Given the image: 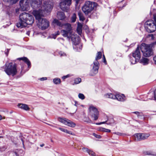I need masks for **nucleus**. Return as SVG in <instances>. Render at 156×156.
Wrapping results in <instances>:
<instances>
[{"mask_svg":"<svg viewBox=\"0 0 156 156\" xmlns=\"http://www.w3.org/2000/svg\"><path fill=\"white\" fill-rule=\"evenodd\" d=\"M18 106L19 108L26 111L29 110L30 109L28 105L25 104H19L18 105Z\"/></svg>","mask_w":156,"mask_h":156,"instance_id":"6ab92c4d","label":"nucleus"},{"mask_svg":"<svg viewBox=\"0 0 156 156\" xmlns=\"http://www.w3.org/2000/svg\"><path fill=\"white\" fill-rule=\"evenodd\" d=\"M63 27L67 30V31L62 30L61 33L64 37H66L69 40L71 39L74 45H76L79 44L80 42V38L77 35L73 34L70 30L71 27L70 24L67 23L64 24Z\"/></svg>","mask_w":156,"mask_h":156,"instance_id":"7ed1b4c3","label":"nucleus"},{"mask_svg":"<svg viewBox=\"0 0 156 156\" xmlns=\"http://www.w3.org/2000/svg\"><path fill=\"white\" fill-rule=\"evenodd\" d=\"M156 44V42H155L154 43H153L152 44V45H155Z\"/></svg>","mask_w":156,"mask_h":156,"instance_id":"052dcab7","label":"nucleus"},{"mask_svg":"<svg viewBox=\"0 0 156 156\" xmlns=\"http://www.w3.org/2000/svg\"><path fill=\"white\" fill-rule=\"evenodd\" d=\"M152 94L153 95H154V100H156V90H155L154 93H152Z\"/></svg>","mask_w":156,"mask_h":156,"instance_id":"79ce46f5","label":"nucleus"},{"mask_svg":"<svg viewBox=\"0 0 156 156\" xmlns=\"http://www.w3.org/2000/svg\"><path fill=\"white\" fill-rule=\"evenodd\" d=\"M12 154L14 156H18L17 153L16 151L14 152H12Z\"/></svg>","mask_w":156,"mask_h":156,"instance_id":"49530a36","label":"nucleus"},{"mask_svg":"<svg viewBox=\"0 0 156 156\" xmlns=\"http://www.w3.org/2000/svg\"><path fill=\"white\" fill-rule=\"evenodd\" d=\"M106 122V121L102 122H101L98 123H96V124L97 125H101V124H105Z\"/></svg>","mask_w":156,"mask_h":156,"instance_id":"09e8293b","label":"nucleus"},{"mask_svg":"<svg viewBox=\"0 0 156 156\" xmlns=\"http://www.w3.org/2000/svg\"><path fill=\"white\" fill-rule=\"evenodd\" d=\"M3 119H5V117H4Z\"/></svg>","mask_w":156,"mask_h":156,"instance_id":"338daca9","label":"nucleus"},{"mask_svg":"<svg viewBox=\"0 0 156 156\" xmlns=\"http://www.w3.org/2000/svg\"><path fill=\"white\" fill-rule=\"evenodd\" d=\"M134 58H133V57H131L130 56V61L131 63V64H132V62H133V61H134Z\"/></svg>","mask_w":156,"mask_h":156,"instance_id":"a19ab883","label":"nucleus"},{"mask_svg":"<svg viewBox=\"0 0 156 156\" xmlns=\"http://www.w3.org/2000/svg\"><path fill=\"white\" fill-rule=\"evenodd\" d=\"M71 2L72 0H62V1L59 3L60 8L62 10L68 12Z\"/></svg>","mask_w":156,"mask_h":156,"instance_id":"9d476101","label":"nucleus"},{"mask_svg":"<svg viewBox=\"0 0 156 156\" xmlns=\"http://www.w3.org/2000/svg\"><path fill=\"white\" fill-rule=\"evenodd\" d=\"M155 37V35L152 34H149L146 37L147 40L151 41L154 40Z\"/></svg>","mask_w":156,"mask_h":156,"instance_id":"b1692460","label":"nucleus"},{"mask_svg":"<svg viewBox=\"0 0 156 156\" xmlns=\"http://www.w3.org/2000/svg\"><path fill=\"white\" fill-rule=\"evenodd\" d=\"M75 105L76 106H77V105H78V103H77V101H75Z\"/></svg>","mask_w":156,"mask_h":156,"instance_id":"4d7b16f0","label":"nucleus"},{"mask_svg":"<svg viewBox=\"0 0 156 156\" xmlns=\"http://www.w3.org/2000/svg\"><path fill=\"white\" fill-rule=\"evenodd\" d=\"M44 144H41L40 145V146L41 147H43L44 146Z\"/></svg>","mask_w":156,"mask_h":156,"instance_id":"13d9d810","label":"nucleus"},{"mask_svg":"<svg viewBox=\"0 0 156 156\" xmlns=\"http://www.w3.org/2000/svg\"><path fill=\"white\" fill-rule=\"evenodd\" d=\"M147 155H156V154H154L153 153L151 152H147Z\"/></svg>","mask_w":156,"mask_h":156,"instance_id":"ea45409f","label":"nucleus"},{"mask_svg":"<svg viewBox=\"0 0 156 156\" xmlns=\"http://www.w3.org/2000/svg\"><path fill=\"white\" fill-rule=\"evenodd\" d=\"M4 71L8 75L14 76L17 73V64L12 62L6 63L5 64Z\"/></svg>","mask_w":156,"mask_h":156,"instance_id":"20e7f679","label":"nucleus"},{"mask_svg":"<svg viewBox=\"0 0 156 156\" xmlns=\"http://www.w3.org/2000/svg\"><path fill=\"white\" fill-rule=\"evenodd\" d=\"M101 56L102 54L101 52L100 51L98 52L95 58V60L93 62V69L90 73V75L91 76H94L98 73L99 68V63L98 60L100 59Z\"/></svg>","mask_w":156,"mask_h":156,"instance_id":"423d86ee","label":"nucleus"},{"mask_svg":"<svg viewBox=\"0 0 156 156\" xmlns=\"http://www.w3.org/2000/svg\"><path fill=\"white\" fill-rule=\"evenodd\" d=\"M53 24L54 26L56 25L59 27H63L64 24L56 19H54L53 20Z\"/></svg>","mask_w":156,"mask_h":156,"instance_id":"a211bd4d","label":"nucleus"},{"mask_svg":"<svg viewBox=\"0 0 156 156\" xmlns=\"http://www.w3.org/2000/svg\"><path fill=\"white\" fill-rule=\"evenodd\" d=\"M59 34V31H58L56 32V33H55V34H53L52 35H53L52 38L54 39H55L56 38L57 36Z\"/></svg>","mask_w":156,"mask_h":156,"instance_id":"72a5a7b5","label":"nucleus"},{"mask_svg":"<svg viewBox=\"0 0 156 156\" xmlns=\"http://www.w3.org/2000/svg\"><path fill=\"white\" fill-rule=\"evenodd\" d=\"M133 113L136 114L137 115L138 117H139V116H140V113L138 112H133Z\"/></svg>","mask_w":156,"mask_h":156,"instance_id":"c03bdc74","label":"nucleus"},{"mask_svg":"<svg viewBox=\"0 0 156 156\" xmlns=\"http://www.w3.org/2000/svg\"><path fill=\"white\" fill-rule=\"evenodd\" d=\"M140 49L144 57H149L153 54L152 49L150 45L143 43L140 45Z\"/></svg>","mask_w":156,"mask_h":156,"instance_id":"0eeeda50","label":"nucleus"},{"mask_svg":"<svg viewBox=\"0 0 156 156\" xmlns=\"http://www.w3.org/2000/svg\"><path fill=\"white\" fill-rule=\"evenodd\" d=\"M140 47L139 45H138L136 50L132 53V56L135 58L134 61L132 62V64H134L137 62L139 61L141 57V54L140 50Z\"/></svg>","mask_w":156,"mask_h":156,"instance_id":"1a4fd4ad","label":"nucleus"},{"mask_svg":"<svg viewBox=\"0 0 156 156\" xmlns=\"http://www.w3.org/2000/svg\"><path fill=\"white\" fill-rule=\"evenodd\" d=\"M52 6L50 2L44 1L42 6L38 10H34L32 12L33 15L37 20V26L42 30L47 29L49 26V21L41 17L44 15V13L49 12L51 11Z\"/></svg>","mask_w":156,"mask_h":156,"instance_id":"f257e3e1","label":"nucleus"},{"mask_svg":"<svg viewBox=\"0 0 156 156\" xmlns=\"http://www.w3.org/2000/svg\"><path fill=\"white\" fill-rule=\"evenodd\" d=\"M87 122H89V123H91V120H90V119H88V120H87V121H86Z\"/></svg>","mask_w":156,"mask_h":156,"instance_id":"6e6d98bb","label":"nucleus"},{"mask_svg":"<svg viewBox=\"0 0 156 156\" xmlns=\"http://www.w3.org/2000/svg\"><path fill=\"white\" fill-rule=\"evenodd\" d=\"M2 119V117L1 115H0V120H1Z\"/></svg>","mask_w":156,"mask_h":156,"instance_id":"0e129e2a","label":"nucleus"},{"mask_svg":"<svg viewBox=\"0 0 156 156\" xmlns=\"http://www.w3.org/2000/svg\"><path fill=\"white\" fill-rule=\"evenodd\" d=\"M114 134H116L117 135H119V136H121V135H122V133H119V132H115V133H113Z\"/></svg>","mask_w":156,"mask_h":156,"instance_id":"de8ad7c7","label":"nucleus"},{"mask_svg":"<svg viewBox=\"0 0 156 156\" xmlns=\"http://www.w3.org/2000/svg\"><path fill=\"white\" fill-rule=\"evenodd\" d=\"M58 120L62 123L71 127H74L76 126L75 123L64 118L59 117Z\"/></svg>","mask_w":156,"mask_h":156,"instance_id":"f8f14e48","label":"nucleus"},{"mask_svg":"<svg viewBox=\"0 0 156 156\" xmlns=\"http://www.w3.org/2000/svg\"><path fill=\"white\" fill-rule=\"evenodd\" d=\"M149 59L147 58H142L140 61V63L143 65H147L149 63Z\"/></svg>","mask_w":156,"mask_h":156,"instance_id":"aec40b11","label":"nucleus"},{"mask_svg":"<svg viewBox=\"0 0 156 156\" xmlns=\"http://www.w3.org/2000/svg\"><path fill=\"white\" fill-rule=\"evenodd\" d=\"M19 0H6V1L12 4L16 3Z\"/></svg>","mask_w":156,"mask_h":156,"instance_id":"c85d7f7f","label":"nucleus"},{"mask_svg":"<svg viewBox=\"0 0 156 156\" xmlns=\"http://www.w3.org/2000/svg\"><path fill=\"white\" fill-rule=\"evenodd\" d=\"M31 0H21L20 2L21 7H23V10H26L29 6V4Z\"/></svg>","mask_w":156,"mask_h":156,"instance_id":"4468645a","label":"nucleus"},{"mask_svg":"<svg viewBox=\"0 0 156 156\" xmlns=\"http://www.w3.org/2000/svg\"><path fill=\"white\" fill-rule=\"evenodd\" d=\"M111 132L110 130L106 129L105 132L109 133Z\"/></svg>","mask_w":156,"mask_h":156,"instance_id":"864d4df0","label":"nucleus"},{"mask_svg":"<svg viewBox=\"0 0 156 156\" xmlns=\"http://www.w3.org/2000/svg\"><path fill=\"white\" fill-rule=\"evenodd\" d=\"M82 151L83 152H87V153H88V152H89V151L90 150V149H89L87 148H86V147H84L82 148Z\"/></svg>","mask_w":156,"mask_h":156,"instance_id":"473e14b6","label":"nucleus"},{"mask_svg":"<svg viewBox=\"0 0 156 156\" xmlns=\"http://www.w3.org/2000/svg\"><path fill=\"white\" fill-rule=\"evenodd\" d=\"M82 25L81 23H79L78 24L77 28L78 29H82Z\"/></svg>","mask_w":156,"mask_h":156,"instance_id":"58836bf2","label":"nucleus"},{"mask_svg":"<svg viewBox=\"0 0 156 156\" xmlns=\"http://www.w3.org/2000/svg\"><path fill=\"white\" fill-rule=\"evenodd\" d=\"M53 82L55 84H58L61 83V80L59 78H55L53 79Z\"/></svg>","mask_w":156,"mask_h":156,"instance_id":"a878e982","label":"nucleus"},{"mask_svg":"<svg viewBox=\"0 0 156 156\" xmlns=\"http://www.w3.org/2000/svg\"><path fill=\"white\" fill-rule=\"evenodd\" d=\"M97 3L94 2L87 1L84 3L82 7V10L86 15H88L97 6Z\"/></svg>","mask_w":156,"mask_h":156,"instance_id":"39448f33","label":"nucleus"},{"mask_svg":"<svg viewBox=\"0 0 156 156\" xmlns=\"http://www.w3.org/2000/svg\"><path fill=\"white\" fill-rule=\"evenodd\" d=\"M80 0H75V1L76 3V5H77L78 4Z\"/></svg>","mask_w":156,"mask_h":156,"instance_id":"5fc2aeb1","label":"nucleus"},{"mask_svg":"<svg viewBox=\"0 0 156 156\" xmlns=\"http://www.w3.org/2000/svg\"><path fill=\"white\" fill-rule=\"evenodd\" d=\"M53 127L58 128L59 130H60L61 131H62L63 132L66 133H67L69 134L73 135V133H72V132L71 131H69L66 129H64L63 128H61V127H57L56 126H53Z\"/></svg>","mask_w":156,"mask_h":156,"instance_id":"5701e85b","label":"nucleus"},{"mask_svg":"<svg viewBox=\"0 0 156 156\" xmlns=\"http://www.w3.org/2000/svg\"><path fill=\"white\" fill-rule=\"evenodd\" d=\"M154 22L147 21L145 23V28L148 32H154L156 30V15L154 16Z\"/></svg>","mask_w":156,"mask_h":156,"instance_id":"6e6552de","label":"nucleus"},{"mask_svg":"<svg viewBox=\"0 0 156 156\" xmlns=\"http://www.w3.org/2000/svg\"><path fill=\"white\" fill-rule=\"evenodd\" d=\"M112 97V98H115L118 101H123L126 100V98L124 95L123 94H116L115 95L110 94Z\"/></svg>","mask_w":156,"mask_h":156,"instance_id":"2eb2a0df","label":"nucleus"},{"mask_svg":"<svg viewBox=\"0 0 156 156\" xmlns=\"http://www.w3.org/2000/svg\"><path fill=\"white\" fill-rule=\"evenodd\" d=\"M78 97L82 100H83L85 98V96L83 94L81 93L79 94H78Z\"/></svg>","mask_w":156,"mask_h":156,"instance_id":"2f4dec72","label":"nucleus"},{"mask_svg":"<svg viewBox=\"0 0 156 156\" xmlns=\"http://www.w3.org/2000/svg\"><path fill=\"white\" fill-rule=\"evenodd\" d=\"M81 79L79 78H76L74 80V83L75 84H79L81 82Z\"/></svg>","mask_w":156,"mask_h":156,"instance_id":"cd10ccee","label":"nucleus"},{"mask_svg":"<svg viewBox=\"0 0 156 156\" xmlns=\"http://www.w3.org/2000/svg\"><path fill=\"white\" fill-rule=\"evenodd\" d=\"M103 60H104L103 62H104L105 63V64H106V60L105 59V55H103Z\"/></svg>","mask_w":156,"mask_h":156,"instance_id":"8fccbe9b","label":"nucleus"},{"mask_svg":"<svg viewBox=\"0 0 156 156\" xmlns=\"http://www.w3.org/2000/svg\"><path fill=\"white\" fill-rule=\"evenodd\" d=\"M90 114L94 120H97L99 117V112L97 109L93 105H91L89 108Z\"/></svg>","mask_w":156,"mask_h":156,"instance_id":"9b49d317","label":"nucleus"},{"mask_svg":"<svg viewBox=\"0 0 156 156\" xmlns=\"http://www.w3.org/2000/svg\"><path fill=\"white\" fill-rule=\"evenodd\" d=\"M9 49H7V51L9 52Z\"/></svg>","mask_w":156,"mask_h":156,"instance_id":"69168bd1","label":"nucleus"},{"mask_svg":"<svg viewBox=\"0 0 156 156\" xmlns=\"http://www.w3.org/2000/svg\"><path fill=\"white\" fill-rule=\"evenodd\" d=\"M76 17L75 13H73L71 18V22L72 23L75 22L76 20Z\"/></svg>","mask_w":156,"mask_h":156,"instance_id":"bb28decb","label":"nucleus"},{"mask_svg":"<svg viewBox=\"0 0 156 156\" xmlns=\"http://www.w3.org/2000/svg\"><path fill=\"white\" fill-rule=\"evenodd\" d=\"M106 130V129L102 128V127H99L98 129V130L99 131L102 132H105V130Z\"/></svg>","mask_w":156,"mask_h":156,"instance_id":"f704fd0d","label":"nucleus"},{"mask_svg":"<svg viewBox=\"0 0 156 156\" xmlns=\"http://www.w3.org/2000/svg\"><path fill=\"white\" fill-rule=\"evenodd\" d=\"M27 35H29V34H30V32H27Z\"/></svg>","mask_w":156,"mask_h":156,"instance_id":"e2e57ef3","label":"nucleus"},{"mask_svg":"<svg viewBox=\"0 0 156 156\" xmlns=\"http://www.w3.org/2000/svg\"><path fill=\"white\" fill-rule=\"evenodd\" d=\"M59 54L61 56H64L66 55V54L65 53L62 51L59 52Z\"/></svg>","mask_w":156,"mask_h":156,"instance_id":"c9c22d12","label":"nucleus"},{"mask_svg":"<svg viewBox=\"0 0 156 156\" xmlns=\"http://www.w3.org/2000/svg\"><path fill=\"white\" fill-rule=\"evenodd\" d=\"M21 140L22 142V143H23V146H24V142H23V140L22 139H21Z\"/></svg>","mask_w":156,"mask_h":156,"instance_id":"680f3d73","label":"nucleus"},{"mask_svg":"<svg viewBox=\"0 0 156 156\" xmlns=\"http://www.w3.org/2000/svg\"><path fill=\"white\" fill-rule=\"evenodd\" d=\"M93 135L97 138L100 139L101 138V136L100 135H98L95 133L93 134Z\"/></svg>","mask_w":156,"mask_h":156,"instance_id":"4c0bfd02","label":"nucleus"},{"mask_svg":"<svg viewBox=\"0 0 156 156\" xmlns=\"http://www.w3.org/2000/svg\"><path fill=\"white\" fill-rule=\"evenodd\" d=\"M34 22V19L32 15L24 12L20 15L19 21L16 23V26L17 27L21 28L27 27V25H32Z\"/></svg>","mask_w":156,"mask_h":156,"instance_id":"f03ea898","label":"nucleus"},{"mask_svg":"<svg viewBox=\"0 0 156 156\" xmlns=\"http://www.w3.org/2000/svg\"><path fill=\"white\" fill-rule=\"evenodd\" d=\"M58 39L59 41H60V40H63V39L62 38H58Z\"/></svg>","mask_w":156,"mask_h":156,"instance_id":"bf43d9fd","label":"nucleus"},{"mask_svg":"<svg viewBox=\"0 0 156 156\" xmlns=\"http://www.w3.org/2000/svg\"><path fill=\"white\" fill-rule=\"evenodd\" d=\"M77 33L80 35H81L82 33V29H78L77 28Z\"/></svg>","mask_w":156,"mask_h":156,"instance_id":"e433bc0d","label":"nucleus"},{"mask_svg":"<svg viewBox=\"0 0 156 156\" xmlns=\"http://www.w3.org/2000/svg\"><path fill=\"white\" fill-rule=\"evenodd\" d=\"M153 60L154 61V63L156 65V56H154L153 58Z\"/></svg>","mask_w":156,"mask_h":156,"instance_id":"3c124183","label":"nucleus"},{"mask_svg":"<svg viewBox=\"0 0 156 156\" xmlns=\"http://www.w3.org/2000/svg\"><path fill=\"white\" fill-rule=\"evenodd\" d=\"M2 137L0 136V151L2 152L5 151L7 149V147L5 144H2Z\"/></svg>","mask_w":156,"mask_h":156,"instance_id":"f3484780","label":"nucleus"},{"mask_svg":"<svg viewBox=\"0 0 156 156\" xmlns=\"http://www.w3.org/2000/svg\"><path fill=\"white\" fill-rule=\"evenodd\" d=\"M88 153L89 155L91 156H96V154L95 153L90 150Z\"/></svg>","mask_w":156,"mask_h":156,"instance_id":"7c9ffc66","label":"nucleus"},{"mask_svg":"<svg viewBox=\"0 0 156 156\" xmlns=\"http://www.w3.org/2000/svg\"><path fill=\"white\" fill-rule=\"evenodd\" d=\"M110 94L113 95V94L111 93H108L105 95V96L106 98H112L113 99H115V98H112V96ZM113 97V96H112Z\"/></svg>","mask_w":156,"mask_h":156,"instance_id":"c756f323","label":"nucleus"},{"mask_svg":"<svg viewBox=\"0 0 156 156\" xmlns=\"http://www.w3.org/2000/svg\"><path fill=\"white\" fill-rule=\"evenodd\" d=\"M58 18L61 20H64L65 18V16L64 12H58L57 14Z\"/></svg>","mask_w":156,"mask_h":156,"instance_id":"4be33fe9","label":"nucleus"},{"mask_svg":"<svg viewBox=\"0 0 156 156\" xmlns=\"http://www.w3.org/2000/svg\"><path fill=\"white\" fill-rule=\"evenodd\" d=\"M42 0H33L31 3V5L34 8H40L41 7Z\"/></svg>","mask_w":156,"mask_h":156,"instance_id":"dca6fc26","label":"nucleus"},{"mask_svg":"<svg viewBox=\"0 0 156 156\" xmlns=\"http://www.w3.org/2000/svg\"><path fill=\"white\" fill-rule=\"evenodd\" d=\"M69 75H67L66 76H62V79H63V80H64L65 79L68 77H69Z\"/></svg>","mask_w":156,"mask_h":156,"instance_id":"a18cd8bd","label":"nucleus"},{"mask_svg":"<svg viewBox=\"0 0 156 156\" xmlns=\"http://www.w3.org/2000/svg\"><path fill=\"white\" fill-rule=\"evenodd\" d=\"M150 135L149 133H136L135 134L134 136L136 140H141L147 139Z\"/></svg>","mask_w":156,"mask_h":156,"instance_id":"ddd939ff","label":"nucleus"},{"mask_svg":"<svg viewBox=\"0 0 156 156\" xmlns=\"http://www.w3.org/2000/svg\"><path fill=\"white\" fill-rule=\"evenodd\" d=\"M111 120H112L111 122V123H114L115 124H116L117 123V122H116L112 118L111 119Z\"/></svg>","mask_w":156,"mask_h":156,"instance_id":"37998d69","label":"nucleus"},{"mask_svg":"<svg viewBox=\"0 0 156 156\" xmlns=\"http://www.w3.org/2000/svg\"><path fill=\"white\" fill-rule=\"evenodd\" d=\"M78 15L79 17L80 20L82 21H83L85 20V18L82 13L81 12H79Z\"/></svg>","mask_w":156,"mask_h":156,"instance_id":"393cba45","label":"nucleus"},{"mask_svg":"<svg viewBox=\"0 0 156 156\" xmlns=\"http://www.w3.org/2000/svg\"><path fill=\"white\" fill-rule=\"evenodd\" d=\"M47 79V77H42L40 79V80L41 81L46 80Z\"/></svg>","mask_w":156,"mask_h":156,"instance_id":"603ef678","label":"nucleus"},{"mask_svg":"<svg viewBox=\"0 0 156 156\" xmlns=\"http://www.w3.org/2000/svg\"><path fill=\"white\" fill-rule=\"evenodd\" d=\"M20 60H23L26 63L28 66V67H30V62L29 59L26 57H23L18 58Z\"/></svg>","mask_w":156,"mask_h":156,"instance_id":"412c9836","label":"nucleus"}]
</instances>
